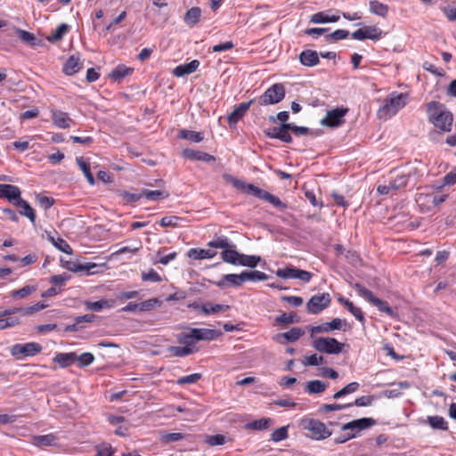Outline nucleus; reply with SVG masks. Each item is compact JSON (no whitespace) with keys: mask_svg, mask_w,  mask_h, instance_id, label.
Returning <instances> with one entry per match:
<instances>
[{"mask_svg":"<svg viewBox=\"0 0 456 456\" xmlns=\"http://www.w3.org/2000/svg\"><path fill=\"white\" fill-rule=\"evenodd\" d=\"M243 282L245 281H266L268 275L260 271H243L240 273Z\"/></svg>","mask_w":456,"mask_h":456,"instance_id":"31","label":"nucleus"},{"mask_svg":"<svg viewBox=\"0 0 456 456\" xmlns=\"http://www.w3.org/2000/svg\"><path fill=\"white\" fill-rule=\"evenodd\" d=\"M133 71L132 69L126 67L125 65L117 66L110 74V77L115 81L121 80Z\"/></svg>","mask_w":456,"mask_h":456,"instance_id":"42","label":"nucleus"},{"mask_svg":"<svg viewBox=\"0 0 456 456\" xmlns=\"http://www.w3.org/2000/svg\"><path fill=\"white\" fill-rule=\"evenodd\" d=\"M178 137L181 139L189 140L193 142H200L204 138L201 132L191 131L187 129H182L179 132Z\"/></svg>","mask_w":456,"mask_h":456,"instance_id":"39","label":"nucleus"},{"mask_svg":"<svg viewBox=\"0 0 456 456\" xmlns=\"http://www.w3.org/2000/svg\"><path fill=\"white\" fill-rule=\"evenodd\" d=\"M347 109L337 108L329 110L326 116L321 120V124L324 126L337 127L344 123V117L347 113Z\"/></svg>","mask_w":456,"mask_h":456,"instance_id":"10","label":"nucleus"},{"mask_svg":"<svg viewBox=\"0 0 456 456\" xmlns=\"http://www.w3.org/2000/svg\"><path fill=\"white\" fill-rule=\"evenodd\" d=\"M286 127L289 128V130L291 131L296 135H304L309 134L313 136H318L322 133L321 130H310L308 127L298 126L292 123H288V126Z\"/></svg>","mask_w":456,"mask_h":456,"instance_id":"33","label":"nucleus"},{"mask_svg":"<svg viewBox=\"0 0 456 456\" xmlns=\"http://www.w3.org/2000/svg\"><path fill=\"white\" fill-rule=\"evenodd\" d=\"M260 256H248L240 253L238 265L247 266L250 268H254L260 262Z\"/></svg>","mask_w":456,"mask_h":456,"instance_id":"40","label":"nucleus"},{"mask_svg":"<svg viewBox=\"0 0 456 456\" xmlns=\"http://www.w3.org/2000/svg\"><path fill=\"white\" fill-rule=\"evenodd\" d=\"M224 178L227 182L231 183L236 189L246 194L253 195L258 199L267 201L278 209L283 210L287 208V205L283 203L278 197L265 190L260 189L252 183H248L245 181L233 177L230 175H224Z\"/></svg>","mask_w":456,"mask_h":456,"instance_id":"1","label":"nucleus"},{"mask_svg":"<svg viewBox=\"0 0 456 456\" xmlns=\"http://www.w3.org/2000/svg\"><path fill=\"white\" fill-rule=\"evenodd\" d=\"M428 422L434 429H440V430H447L448 429L447 422L441 416H428Z\"/></svg>","mask_w":456,"mask_h":456,"instance_id":"47","label":"nucleus"},{"mask_svg":"<svg viewBox=\"0 0 456 456\" xmlns=\"http://www.w3.org/2000/svg\"><path fill=\"white\" fill-rule=\"evenodd\" d=\"M200 9L199 7H192L186 12L184 21L190 25H194L200 20Z\"/></svg>","mask_w":456,"mask_h":456,"instance_id":"46","label":"nucleus"},{"mask_svg":"<svg viewBox=\"0 0 456 456\" xmlns=\"http://www.w3.org/2000/svg\"><path fill=\"white\" fill-rule=\"evenodd\" d=\"M94 360V356L91 353H83L80 355H77V362L79 367H86L90 365Z\"/></svg>","mask_w":456,"mask_h":456,"instance_id":"61","label":"nucleus"},{"mask_svg":"<svg viewBox=\"0 0 456 456\" xmlns=\"http://www.w3.org/2000/svg\"><path fill=\"white\" fill-rule=\"evenodd\" d=\"M288 437V428L287 427H281L276 428L271 436V440L273 442H280L285 440Z\"/></svg>","mask_w":456,"mask_h":456,"instance_id":"62","label":"nucleus"},{"mask_svg":"<svg viewBox=\"0 0 456 456\" xmlns=\"http://www.w3.org/2000/svg\"><path fill=\"white\" fill-rule=\"evenodd\" d=\"M17 34L20 40L28 44L29 45H37V38L34 36V34L22 29H18Z\"/></svg>","mask_w":456,"mask_h":456,"instance_id":"54","label":"nucleus"},{"mask_svg":"<svg viewBox=\"0 0 456 456\" xmlns=\"http://www.w3.org/2000/svg\"><path fill=\"white\" fill-rule=\"evenodd\" d=\"M370 11L380 17H386L388 12V6L377 0H373L370 2Z\"/></svg>","mask_w":456,"mask_h":456,"instance_id":"43","label":"nucleus"},{"mask_svg":"<svg viewBox=\"0 0 456 456\" xmlns=\"http://www.w3.org/2000/svg\"><path fill=\"white\" fill-rule=\"evenodd\" d=\"M346 325V321L340 318H334L331 322H324L321 325L309 327L312 334L330 332L334 330H341Z\"/></svg>","mask_w":456,"mask_h":456,"instance_id":"15","label":"nucleus"},{"mask_svg":"<svg viewBox=\"0 0 456 456\" xmlns=\"http://www.w3.org/2000/svg\"><path fill=\"white\" fill-rule=\"evenodd\" d=\"M83 63L78 57L74 55L70 56L65 62L63 72L66 75L71 76L82 69Z\"/></svg>","mask_w":456,"mask_h":456,"instance_id":"27","label":"nucleus"},{"mask_svg":"<svg viewBox=\"0 0 456 456\" xmlns=\"http://www.w3.org/2000/svg\"><path fill=\"white\" fill-rule=\"evenodd\" d=\"M222 259L231 265H238L240 252L236 251L234 248H228L221 253Z\"/></svg>","mask_w":456,"mask_h":456,"instance_id":"35","label":"nucleus"},{"mask_svg":"<svg viewBox=\"0 0 456 456\" xmlns=\"http://www.w3.org/2000/svg\"><path fill=\"white\" fill-rule=\"evenodd\" d=\"M338 301L343 304L347 310L360 322H364V315L362 312V310L358 307H355L352 302H350L348 299H346L344 297H339Z\"/></svg>","mask_w":456,"mask_h":456,"instance_id":"37","label":"nucleus"},{"mask_svg":"<svg viewBox=\"0 0 456 456\" xmlns=\"http://www.w3.org/2000/svg\"><path fill=\"white\" fill-rule=\"evenodd\" d=\"M34 291H36L35 287L27 285V286L21 288L20 289L13 290L12 292V297L24 298V297H28V295H30Z\"/></svg>","mask_w":456,"mask_h":456,"instance_id":"64","label":"nucleus"},{"mask_svg":"<svg viewBox=\"0 0 456 456\" xmlns=\"http://www.w3.org/2000/svg\"><path fill=\"white\" fill-rule=\"evenodd\" d=\"M76 162H77V166L79 167L80 170L85 175L87 182L91 185H94L95 183V181H94V177L91 172L90 163L88 161H86V159H85V158H83V157H77L76 159Z\"/></svg>","mask_w":456,"mask_h":456,"instance_id":"29","label":"nucleus"},{"mask_svg":"<svg viewBox=\"0 0 456 456\" xmlns=\"http://www.w3.org/2000/svg\"><path fill=\"white\" fill-rule=\"evenodd\" d=\"M428 120L442 132L452 130L453 116L447 108L439 102H430L427 104Z\"/></svg>","mask_w":456,"mask_h":456,"instance_id":"2","label":"nucleus"},{"mask_svg":"<svg viewBox=\"0 0 456 456\" xmlns=\"http://www.w3.org/2000/svg\"><path fill=\"white\" fill-rule=\"evenodd\" d=\"M177 340L184 346V348H192L193 345L197 342L196 338L192 336L191 329L189 333L179 335Z\"/></svg>","mask_w":456,"mask_h":456,"instance_id":"53","label":"nucleus"},{"mask_svg":"<svg viewBox=\"0 0 456 456\" xmlns=\"http://www.w3.org/2000/svg\"><path fill=\"white\" fill-rule=\"evenodd\" d=\"M305 331L299 327H294L290 329L289 331L277 335L278 338L282 337L288 342H295L298 340L303 335Z\"/></svg>","mask_w":456,"mask_h":456,"instance_id":"38","label":"nucleus"},{"mask_svg":"<svg viewBox=\"0 0 456 456\" xmlns=\"http://www.w3.org/2000/svg\"><path fill=\"white\" fill-rule=\"evenodd\" d=\"M169 356L184 357L193 353V348H184L183 346H171L167 349Z\"/></svg>","mask_w":456,"mask_h":456,"instance_id":"49","label":"nucleus"},{"mask_svg":"<svg viewBox=\"0 0 456 456\" xmlns=\"http://www.w3.org/2000/svg\"><path fill=\"white\" fill-rule=\"evenodd\" d=\"M77 360L76 353H59L53 358V362L61 367L66 368L74 363Z\"/></svg>","mask_w":456,"mask_h":456,"instance_id":"28","label":"nucleus"},{"mask_svg":"<svg viewBox=\"0 0 456 456\" xmlns=\"http://www.w3.org/2000/svg\"><path fill=\"white\" fill-rule=\"evenodd\" d=\"M327 388V384L323 381L315 379L305 383V391L309 395L323 393Z\"/></svg>","mask_w":456,"mask_h":456,"instance_id":"30","label":"nucleus"},{"mask_svg":"<svg viewBox=\"0 0 456 456\" xmlns=\"http://www.w3.org/2000/svg\"><path fill=\"white\" fill-rule=\"evenodd\" d=\"M349 32L345 29H337L334 32L327 35L325 37L327 42L330 41H338L340 39H345L348 37Z\"/></svg>","mask_w":456,"mask_h":456,"instance_id":"60","label":"nucleus"},{"mask_svg":"<svg viewBox=\"0 0 456 456\" xmlns=\"http://www.w3.org/2000/svg\"><path fill=\"white\" fill-rule=\"evenodd\" d=\"M200 66V61L198 60H193L189 63H185L183 65H179L175 67L173 70V74L177 77H183L185 75H190L197 70Z\"/></svg>","mask_w":456,"mask_h":456,"instance_id":"23","label":"nucleus"},{"mask_svg":"<svg viewBox=\"0 0 456 456\" xmlns=\"http://www.w3.org/2000/svg\"><path fill=\"white\" fill-rule=\"evenodd\" d=\"M353 406V403L340 404V403H331V404H322L318 410L319 413L324 414L330 411H342Z\"/></svg>","mask_w":456,"mask_h":456,"instance_id":"48","label":"nucleus"},{"mask_svg":"<svg viewBox=\"0 0 456 456\" xmlns=\"http://www.w3.org/2000/svg\"><path fill=\"white\" fill-rule=\"evenodd\" d=\"M354 289L361 297H364L368 302L375 305L380 312L386 313L390 317L396 316L395 312L388 305V304L375 297L370 289L364 288L360 283H355Z\"/></svg>","mask_w":456,"mask_h":456,"instance_id":"4","label":"nucleus"},{"mask_svg":"<svg viewBox=\"0 0 456 456\" xmlns=\"http://www.w3.org/2000/svg\"><path fill=\"white\" fill-rule=\"evenodd\" d=\"M305 428L308 429L314 439L322 440L331 436V432L326 425L317 419H308L305 421Z\"/></svg>","mask_w":456,"mask_h":456,"instance_id":"11","label":"nucleus"},{"mask_svg":"<svg viewBox=\"0 0 456 456\" xmlns=\"http://www.w3.org/2000/svg\"><path fill=\"white\" fill-rule=\"evenodd\" d=\"M324 361L323 356L317 355L316 354L305 356L303 360V364L305 366H318L322 364Z\"/></svg>","mask_w":456,"mask_h":456,"instance_id":"58","label":"nucleus"},{"mask_svg":"<svg viewBox=\"0 0 456 456\" xmlns=\"http://www.w3.org/2000/svg\"><path fill=\"white\" fill-rule=\"evenodd\" d=\"M331 302L329 293L313 296L306 303V310L309 314H317L326 309Z\"/></svg>","mask_w":456,"mask_h":456,"instance_id":"9","label":"nucleus"},{"mask_svg":"<svg viewBox=\"0 0 456 456\" xmlns=\"http://www.w3.org/2000/svg\"><path fill=\"white\" fill-rule=\"evenodd\" d=\"M300 63L304 66L313 67L319 63V55L316 51L305 50L299 54Z\"/></svg>","mask_w":456,"mask_h":456,"instance_id":"24","label":"nucleus"},{"mask_svg":"<svg viewBox=\"0 0 456 456\" xmlns=\"http://www.w3.org/2000/svg\"><path fill=\"white\" fill-rule=\"evenodd\" d=\"M275 322L282 324H291L298 322L297 316L293 314L283 313L275 318Z\"/></svg>","mask_w":456,"mask_h":456,"instance_id":"63","label":"nucleus"},{"mask_svg":"<svg viewBox=\"0 0 456 456\" xmlns=\"http://www.w3.org/2000/svg\"><path fill=\"white\" fill-rule=\"evenodd\" d=\"M183 157L191 160H200L203 162H211L215 160V157L204 151L192 149H184Z\"/></svg>","mask_w":456,"mask_h":456,"instance_id":"22","label":"nucleus"},{"mask_svg":"<svg viewBox=\"0 0 456 456\" xmlns=\"http://www.w3.org/2000/svg\"><path fill=\"white\" fill-rule=\"evenodd\" d=\"M243 283L241 279V274H225L222 277V279L217 282V286L220 288H225L227 286L232 287H240Z\"/></svg>","mask_w":456,"mask_h":456,"instance_id":"26","label":"nucleus"},{"mask_svg":"<svg viewBox=\"0 0 456 456\" xmlns=\"http://www.w3.org/2000/svg\"><path fill=\"white\" fill-rule=\"evenodd\" d=\"M43 347L39 343L29 342L26 344H16L11 348V354L17 359L34 356L42 351Z\"/></svg>","mask_w":456,"mask_h":456,"instance_id":"8","label":"nucleus"},{"mask_svg":"<svg viewBox=\"0 0 456 456\" xmlns=\"http://www.w3.org/2000/svg\"><path fill=\"white\" fill-rule=\"evenodd\" d=\"M285 94L284 85L276 83L259 96L258 102L263 106L276 104L284 99Z\"/></svg>","mask_w":456,"mask_h":456,"instance_id":"5","label":"nucleus"},{"mask_svg":"<svg viewBox=\"0 0 456 456\" xmlns=\"http://www.w3.org/2000/svg\"><path fill=\"white\" fill-rule=\"evenodd\" d=\"M96 454L94 456H112L114 450L108 443H102L95 446Z\"/></svg>","mask_w":456,"mask_h":456,"instance_id":"55","label":"nucleus"},{"mask_svg":"<svg viewBox=\"0 0 456 456\" xmlns=\"http://www.w3.org/2000/svg\"><path fill=\"white\" fill-rule=\"evenodd\" d=\"M313 346L319 352L338 354L343 351L345 345L334 338H316L313 341Z\"/></svg>","mask_w":456,"mask_h":456,"instance_id":"6","label":"nucleus"},{"mask_svg":"<svg viewBox=\"0 0 456 456\" xmlns=\"http://www.w3.org/2000/svg\"><path fill=\"white\" fill-rule=\"evenodd\" d=\"M183 218L176 216H167L161 218L159 224L163 227L175 228L180 226Z\"/></svg>","mask_w":456,"mask_h":456,"instance_id":"50","label":"nucleus"},{"mask_svg":"<svg viewBox=\"0 0 456 456\" xmlns=\"http://www.w3.org/2000/svg\"><path fill=\"white\" fill-rule=\"evenodd\" d=\"M270 419H261L247 424V428L255 430H264L269 427Z\"/></svg>","mask_w":456,"mask_h":456,"instance_id":"57","label":"nucleus"},{"mask_svg":"<svg viewBox=\"0 0 456 456\" xmlns=\"http://www.w3.org/2000/svg\"><path fill=\"white\" fill-rule=\"evenodd\" d=\"M187 255L190 258L205 259L214 257L216 253L211 249L191 248Z\"/></svg>","mask_w":456,"mask_h":456,"instance_id":"32","label":"nucleus"},{"mask_svg":"<svg viewBox=\"0 0 456 456\" xmlns=\"http://www.w3.org/2000/svg\"><path fill=\"white\" fill-rule=\"evenodd\" d=\"M375 424V420L370 418H362L354 419L341 427V429L346 433H354L355 435L360 431L370 428Z\"/></svg>","mask_w":456,"mask_h":456,"instance_id":"14","label":"nucleus"},{"mask_svg":"<svg viewBox=\"0 0 456 456\" xmlns=\"http://www.w3.org/2000/svg\"><path fill=\"white\" fill-rule=\"evenodd\" d=\"M55 436L52 434L44 436H36L33 437V444L37 446H49L53 444Z\"/></svg>","mask_w":456,"mask_h":456,"instance_id":"51","label":"nucleus"},{"mask_svg":"<svg viewBox=\"0 0 456 456\" xmlns=\"http://www.w3.org/2000/svg\"><path fill=\"white\" fill-rule=\"evenodd\" d=\"M191 332L192 336L194 337V338H196L197 341L214 340L222 334L221 331L216 330L197 328L191 329Z\"/></svg>","mask_w":456,"mask_h":456,"instance_id":"20","label":"nucleus"},{"mask_svg":"<svg viewBox=\"0 0 456 456\" xmlns=\"http://www.w3.org/2000/svg\"><path fill=\"white\" fill-rule=\"evenodd\" d=\"M287 126L288 123H285L281 124V126L279 127H273L271 130L265 131V134L270 138L279 139L284 142H291L292 137L289 134V130L286 127Z\"/></svg>","mask_w":456,"mask_h":456,"instance_id":"18","label":"nucleus"},{"mask_svg":"<svg viewBox=\"0 0 456 456\" xmlns=\"http://www.w3.org/2000/svg\"><path fill=\"white\" fill-rule=\"evenodd\" d=\"M275 274L281 279H297L305 283L309 282L313 277V274L310 272L301 270L291 265L285 268H279L275 272Z\"/></svg>","mask_w":456,"mask_h":456,"instance_id":"7","label":"nucleus"},{"mask_svg":"<svg viewBox=\"0 0 456 456\" xmlns=\"http://www.w3.org/2000/svg\"><path fill=\"white\" fill-rule=\"evenodd\" d=\"M14 205L20 208L19 212L21 216L28 217L31 223H33V224L35 223V221H36L35 211L26 200H22L20 197L17 200V201H14Z\"/></svg>","mask_w":456,"mask_h":456,"instance_id":"25","label":"nucleus"},{"mask_svg":"<svg viewBox=\"0 0 456 456\" xmlns=\"http://www.w3.org/2000/svg\"><path fill=\"white\" fill-rule=\"evenodd\" d=\"M61 265L66 268L69 271L71 272H87L90 273V271L97 266L94 263H86V264H77L71 260H64L63 258H61Z\"/></svg>","mask_w":456,"mask_h":456,"instance_id":"19","label":"nucleus"},{"mask_svg":"<svg viewBox=\"0 0 456 456\" xmlns=\"http://www.w3.org/2000/svg\"><path fill=\"white\" fill-rule=\"evenodd\" d=\"M407 181V175H396L394 179L389 180L387 184H379L377 191L380 195H387L406 186Z\"/></svg>","mask_w":456,"mask_h":456,"instance_id":"12","label":"nucleus"},{"mask_svg":"<svg viewBox=\"0 0 456 456\" xmlns=\"http://www.w3.org/2000/svg\"><path fill=\"white\" fill-rule=\"evenodd\" d=\"M382 30L375 26H365L352 33V37L356 40L371 39L378 40L381 37Z\"/></svg>","mask_w":456,"mask_h":456,"instance_id":"13","label":"nucleus"},{"mask_svg":"<svg viewBox=\"0 0 456 456\" xmlns=\"http://www.w3.org/2000/svg\"><path fill=\"white\" fill-rule=\"evenodd\" d=\"M20 197V190L12 184L0 183V198L14 200Z\"/></svg>","mask_w":456,"mask_h":456,"instance_id":"21","label":"nucleus"},{"mask_svg":"<svg viewBox=\"0 0 456 456\" xmlns=\"http://www.w3.org/2000/svg\"><path fill=\"white\" fill-rule=\"evenodd\" d=\"M253 102L254 100H250L248 102H241L236 106L234 110L227 116L229 125L232 126L237 124L238 121L245 116Z\"/></svg>","mask_w":456,"mask_h":456,"instance_id":"16","label":"nucleus"},{"mask_svg":"<svg viewBox=\"0 0 456 456\" xmlns=\"http://www.w3.org/2000/svg\"><path fill=\"white\" fill-rule=\"evenodd\" d=\"M407 103V94L392 93L384 100V104L379 109L378 115L380 118L387 119L394 116Z\"/></svg>","mask_w":456,"mask_h":456,"instance_id":"3","label":"nucleus"},{"mask_svg":"<svg viewBox=\"0 0 456 456\" xmlns=\"http://www.w3.org/2000/svg\"><path fill=\"white\" fill-rule=\"evenodd\" d=\"M208 245L216 248H223L224 250L228 248H235V245L231 243L228 238L224 236L216 237L215 240L209 241Z\"/></svg>","mask_w":456,"mask_h":456,"instance_id":"45","label":"nucleus"},{"mask_svg":"<svg viewBox=\"0 0 456 456\" xmlns=\"http://www.w3.org/2000/svg\"><path fill=\"white\" fill-rule=\"evenodd\" d=\"M339 20L338 15L330 16L324 12H319L312 15L311 22L313 23H329V22H337Z\"/></svg>","mask_w":456,"mask_h":456,"instance_id":"34","label":"nucleus"},{"mask_svg":"<svg viewBox=\"0 0 456 456\" xmlns=\"http://www.w3.org/2000/svg\"><path fill=\"white\" fill-rule=\"evenodd\" d=\"M113 303L114 302L112 300L101 299V300L94 301V302L87 301L86 303V305L87 309H89L91 311H94V312H99L104 308L112 307Z\"/></svg>","mask_w":456,"mask_h":456,"instance_id":"36","label":"nucleus"},{"mask_svg":"<svg viewBox=\"0 0 456 456\" xmlns=\"http://www.w3.org/2000/svg\"><path fill=\"white\" fill-rule=\"evenodd\" d=\"M202 375L200 373H193L188 376H183L179 378L176 380V384L178 385H185V384H195L197 383L200 379Z\"/></svg>","mask_w":456,"mask_h":456,"instance_id":"59","label":"nucleus"},{"mask_svg":"<svg viewBox=\"0 0 456 456\" xmlns=\"http://www.w3.org/2000/svg\"><path fill=\"white\" fill-rule=\"evenodd\" d=\"M69 26L66 23L60 24L53 34L48 37V41L55 42L62 38V37L68 32Z\"/></svg>","mask_w":456,"mask_h":456,"instance_id":"52","label":"nucleus"},{"mask_svg":"<svg viewBox=\"0 0 456 456\" xmlns=\"http://www.w3.org/2000/svg\"><path fill=\"white\" fill-rule=\"evenodd\" d=\"M142 196L149 200L157 201L159 199H167L169 197V192L161 190L151 191L144 189L142 190Z\"/></svg>","mask_w":456,"mask_h":456,"instance_id":"44","label":"nucleus"},{"mask_svg":"<svg viewBox=\"0 0 456 456\" xmlns=\"http://www.w3.org/2000/svg\"><path fill=\"white\" fill-rule=\"evenodd\" d=\"M51 114L53 125L59 128L66 129L73 124V119L70 118L66 112L52 110Z\"/></svg>","mask_w":456,"mask_h":456,"instance_id":"17","label":"nucleus"},{"mask_svg":"<svg viewBox=\"0 0 456 456\" xmlns=\"http://www.w3.org/2000/svg\"><path fill=\"white\" fill-rule=\"evenodd\" d=\"M51 241L53 242V244L61 251L68 254V255H70L72 254V248L71 247L69 246V244L64 240L63 239H61V238H58L56 240H54V238L51 237L50 238Z\"/></svg>","mask_w":456,"mask_h":456,"instance_id":"56","label":"nucleus"},{"mask_svg":"<svg viewBox=\"0 0 456 456\" xmlns=\"http://www.w3.org/2000/svg\"><path fill=\"white\" fill-rule=\"evenodd\" d=\"M230 306L227 305H221V304H212V303H207L201 305V311L208 315L216 314L219 312H224L229 309Z\"/></svg>","mask_w":456,"mask_h":456,"instance_id":"41","label":"nucleus"}]
</instances>
